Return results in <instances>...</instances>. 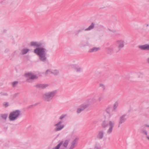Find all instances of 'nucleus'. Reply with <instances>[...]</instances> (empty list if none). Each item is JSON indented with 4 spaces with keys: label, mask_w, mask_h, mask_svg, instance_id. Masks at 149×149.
<instances>
[{
    "label": "nucleus",
    "mask_w": 149,
    "mask_h": 149,
    "mask_svg": "<svg viewBox=\"0 0 149 149\" xmlns=\"http://www.w3.org/2000/svg\"><path fill=\"white\" fill-rule=\"evenodd\" d=\"M42 45V43L40 42L32 41L30 43L31 46L36 48L33 52L38 56L39 60L45 62L47 60V50L45 48L41 47Z\"/></svg>",
    "instance_id": "obj_1"
},
{
    "label": "nucleus",
    "mask_w": 149,
    "mask_h": 149,
    "mask_svg": "<svg viewBox=\"0 0 149 149\" xmlns=\"http://www.w3.org/2000/svg\"><path fill=\"white\" fill-rule=\"evenodd\" d=\"M114 125V123L113 121H104L102 122V127L103 128H105L107 127H109L107 132V134H111L112 132Z\"/></svg>",
    "instance_id": "obj_2"
},
{
    "label": "nucleus",
    "mask_w": 149,
    "mask_h": 149,
    "mask_svg": "<svg viewBox=\"0 0 149 149\" xmlns=\"http://www.w3.org/2000/svg\"><path fill=\"white\" fill-rule=\"evenodd\" d=\"M21 111L17 110L11 112L9 116V118L10 121H14L17 119L20 116Z\"/></svg>",
    "instance_id": "obj_3"
},
{
    "label": "nucleus",
    "mask_w": 149,
    "mask_h": 149,
    "mask_svg": "<svg viewBox=\"0 0 149 149\" xmlns=\"http://www.w3.org/2000/svg\"><path fill=\"white\" fill-rule=\"evenodd\" d=\"M56 94V91H53L45 93L43 95L42 98L46 101H50L55 96Z\"/></svg>",
    "instance_id": "obj_4"
},
{
    "label": "nucleus",
    "mask_w": 149,
    "mask_h": 149,
    "mask_svg": "<svg viewBox=\"0 0 149 149\" xmlns=\"http://www.w3.org/2000/svg\"><path fill=\"white\" fill-rule=\"evenodd\" d=\"M25 75L27 77L26 81L28 82H30L32 80L37 79L38 78L36 75L31 72L26 73Z\"/></svg>",
    "instance_id": "obj_5"
},
{
    "label": "nucleus",
    "mask_w": 149,
    "mask_h": 149,
    "mask_svg": "<svg viewBox=\"0 0 149 149\" xmlns=\"http://www.w3.org/2000/svg\"><path fill=\"white\" fill-rule=\"evenodd\" d=\"M62 123L61 121H60L57 124L54 125V126L56 127L54 129V131L55 132L61 130L64 127V125H61Z\"/></svg>",
    "instance_id": "obj_6"
},
{
    "label": "nucleus",
    "mask_w": 149,
    "mask_h": 149,
    "mask_svg": "<svg viewBox=\"0 0 149 149\" xmlns=\"http://www.w3.org/2000/svg\"><path fill=\"white\" fill-rule=\"evenodd\" d=\"M128 118L127 116L126 115H123L120 117V121L118 127H120V125L124 123Z\"/></svg>",
    "instance_id": "obj_7"
},
{
    "label": "nucleus",
    "mask_w": 149,
    "mask_h": 149,
    "mask_svg": "<svg viewBox=\"0 0 149 149\" xmlns=\"http://www.w3.org/2000/svg\"><path fill=\"white\" fill-rule=\"evenodd\" d=\"M95 24L94 23H92L87 28L84 29V28L80 29L78 30V33L80 32L81 31H82L85 30V31H88L90 30L93 29L94 27Z\"/></svg>",
    "instance_id": "obj_8"
},
{
    "label": "nucleus",
    "mask_w": 149,
    "mask_h": 149,
    "mask_svg": "<svg viewBox=\"0 0 149 149\" xmlns=\"http://www.w3.org/2000/svg\"><path fill=\"white\" fill-rule=\"evenodd\" d=\"M104 132L103 130H100L98 132L97 135V138L99 139H102L104 137Z\"/></svg>",
    "instance_id": "obj_9"
},
{
    "label": "nucleus",
    "mask_w": 149,
    "mask_h": 149,
    "mask_svg": "<svg viewBox=\"0 0 149 149\" xmlns=\"http://www.w3.org/2000/svg\"><path fill=\"white\" fill-rule=\"evenodd\" d=\"M117 43L118 45V48L119 50L124 47V42L123 40H120L117 41Z\"/></svg>",
    "instance_id": "obj_10"
},
{
    "label": "nucleus",
    "mask_w": 149,
    "mask_h": 149,
    "mask_svg": "<svg viewBox=\"0 0 149 149\" xmlns=\"http://www.w3.org/2000/svg\"><path fill=\"white\" fill-rule=\"evenodd\" d=\"M139 47L142 50H149V45L148 44L140 45L139 46Z\"/></svg>",
    "instance_id": "obj_11"
},
{
    "label": "nucleus",
    "mask_w": 149,
    "mask_h": 149,
    "mask_svg": "<svg viewBox=\"0 0 149 149\" xmlns=\"http://www.w3.org/2000/svg\"><path fill=\"white\" fill-rule=\"evenodd\" d=\"M114 111L113 109L109 107H108L106 109V112L109 114L110 116H111L113 114V112Z\"/></svg>",
    "instance_id": "obj_12"
},
{
    "label": "nucleus",
    "mask_w": 149,
    "mask_h": 149,
    "mask_svg": "<svg viewBox=\"0 0 149 149\" xmlns=\"http://www.w3.org/2000/svg\"><path fill=\"white\" fill-rule=\"evenodd\" d=\"M48 86V85L47 84H38L36 85V87L42 89H44Z\"/></svg>",
    "instance_id": "obj_13"
},
{
    "label": "nucleus",
    "mask_w": 149,
    "mask_h": 149,
    "mask_svg": "<svg viewBox=\"0 0 149 149\" xmlns=\"http://www.w3.org/2000/svg\"><path fill=\"white\" fill-rule=\"evenodd\" d=\"M73 68L74 70L77 72H80L81 71V68L77 65H74Z\"/></svg>",
    "instance_id": "obj_14"
},
{
    "label": "nucleus",
    "mask_w": 149,
    "mask_h": 149,
    "mask_svg": "<svg viewBox=\"0 0 149 149\" xmlns=\"http://www.w3.org/2000/svg\"><path fill=\"white\" fill-rule=\"evenodd\" d=\"M100 49L99 47H93L89 50L88 52L90 53L96 52Z\"/></svg>",
    "instance_id": "obj_15"
},
{
    "label": "nucleus",
    "mask_w": 149,
    "mask_h": 149,
    "mask_svg": "<svg viewBox=\"0 0 149 149\" xmlns=\"http://www.w3.org/2000/svg\"><path fill=\"white\" fill-rule=\"evenodd\" d=\"M30 50L29 49H23L21 50V53L22 55L26 54Z\"/></svg>",
    "instance_id": "obj_16"
},
{
    "label": "nucleus",
    "mask_w": 149,
    "mask_h": 149,
    "mask_svg": "<svg viewBox=\"0 0 149 149\" xmlns=\"http://www.w3.org/2000/svg\"><path fill=\"white\" fill-rule=\"evenodd\" d=\"M107 51L109 53H111L113 52V49L112 47H108L106 49Z\"/></svg>",
    "instance_id": "obj_17"
},
{
    "label": "nucleus",
    "mask_w": 149,
    "mask_h": 149,
    "mask_svg": "<svg viewBox=\"0 0 149 149\" xmlns=\"http://www.w3.org/2000/svg\"><path fill=\"white\" fill-rule=\"evenodd\" d=\"M96 101V99L95 97H93L89 100V102L90 103H94Z\"/></svg>",
    "instance_id": "obj_18"
},
{
    "label": "nucleus",
    "mask_w": 149,
    "mask_h": 149,
    "mask_svg": "<svg viewBox=\"0 0 149 149\" xmlns=\"http://www.w3.org/2000/svg\"><path fill=\"white\" fill-rule=\"evenodd\" d=\"M141 132L143 134L147 135V132L145 128L143 127L141 129Z\"/></svg>",
    "instance_id": "obj_19"
},
{
    "label": "nucleus",
    "mask_w": 149,
    "mask_h": 149,
    "mask_svg": "<svg viewBox=\"0 0 149 149\" xmlns=\"http://www.w3.org/2000/svg\"><path fill=\"white\" fill-rule=\"evenodd\" d=\"M89 105V104H84L81 105L80 107L82 109L84 110V109L87 107Z\"/></svg>",
    "instance_id": "obj_20"
},
{
    "label": "nucleus",
    "mask_w": 149,
    "mask_h": 149,
    "mask_svg": "<svg viewBox=\"0 0 149 149\" xmlns=\"http://www.w3.org/2000/svg\"><path fill=\"white\" fill-rule=\"evenodd\" d=\"M76 143L77 140L75 139L72 142V145L70 147V148L69 149H73L74 147V146L76 145Z\"/></svg>",
    "instance_id": "obj_21"
},
{
    "label": "nucleus",
    "mask_w": 149,
    "mask_h": 149,
    "mask_svg": "<svg viewBox=\"0 0 149 149\" xmlns=\"http://www.w3.org/2000/svg\"><path fill=\"white\" fill-rule=\"evenodd\" d=\"M118 105V101L116 102L113 105V110L114 111L116 110Z\"/></svg>",
    "instance_id": "obj_22"
},
{
    "label": "nucleus",
    "mask_w": 149,
    "mask_h": 149,
    "mask_svg": "<svg viewBox=\"0 0 149 149\" xmlns=\"http://www.w3.org/2000/svg\"><path fill=\"white\" fill-rule=\"evenodd\" d=\"M99 87H100L102 91H104L105 89V86L104 84L100 83L99 85Z\"/></svg>",
    "instance_id": "obj_23"
},
{
    "label": "nucleus",
    "mask_w": 149,
    "mask_h": 149,
    "mask_svg": "<svg viewBox=\"0 0 149 149\" xmlns=\"http://www.w3.org/2000/svg\"><path fill=\"white\" fill-rule=\"evenodd\" d=\"M8 116V114L6 113L2 114L1 115V118L5 120H6Z\"/></svg>",
    "instance_id": "obj_24"
},
{
    "label": "nucleus",
    "mask_w": 149,
    "mask_h": 149,
    "mask_svg": "<svg viewBox=\"0 0 149 149\" xmlns=\"http://www.w3.org/2000/svg\"><path fill=\"white\" fill-rule=\"evenodd\" d=\"M52 74H54V75H57L59 74V71L57 70H52Z\"/></svg>",
    "instance_id": "obj_25"
},
{
    "label": "nucleus",
    "mask_w": 149,
    "mask_h": 149,
    "mask_svg": "<svg viewBox=\"0 0 149 149\" xmlns=\"http://www.w3.org/2000/svg\"><path fill=\"white\" fill-rule=\"evenodd\" d=\"M63 142H61L55 148L53 149H59L61 146L63 144Z\"/></svg>",
    "instance_id": "obj_26"
},
{
    "label": "nucleus",
    "mask_w": 149,
    "mask_h": 149,
    "mask_svg": "<svg viewBox=\"0 0 149 149\" xmlns=\"http://www.w3.org/2000/svg\"><path fill=\"white\" fill-rule=\"evenodd\" d=\"M51 72H52L51 70H47L46 71V72L45 73V75H47L48 74H52Z\"/></svg>",
    "instance_id": "obj_27"
},
{
    "label": "nucleus",
    "mask_w": 149,
    "mask_h": 149,
    "mask_svg": "<svg viewBox=\"0 0 149 149\" xmlns=\"http://www.w3.org/2000/svg\"><path fill=\"white\" fill-rule=\"evenodd\" d=\"M68 140H66L64 143L63 144V145L64 147H66L68 144Z\"/></svg>",
    "instance_id": "obj_28"
},
{
    "label": "nucleus",
    "mask_w": 149,
    "mask_h": 149,
    "mask_svg": "<svg viewBox=\"0 0 149 149\" xmlns=\"http://www.w3.org/2000/svg\"><path fill=\"white\" fill-rule=\"evenodd\" d=\"M18 82L17 81H15L12 83V86L13 87H15L18 84Z\"/></svg>",
    "instance_id": "obj_29"
},
{
    "label": "nucleus",
    "mask_w": 149,
    "mask_h": 149,
    "mask_svg": "<svg viewBox=\"0 0 149 149\" xmlns=\"http://www.w3.org/2000/svg\"><path fill=\"white\" fill-rule=\"evenodd\" d=\"M83 111L82 108L80 107L77 109V112L78 113H80L81 112Z\"/></svg>",
    "instance_id": "obj_30"
},
{
    "label": "nucleus",
    "mask_w": 149,
    "mask_h": 149,
    "mask_svg": "<svg viewBox=\"0 0 149 149\" xmlns=\"http://www.w3.org/2000/svg\"><path fill=\"white\" fill-rule=\"evenodd\" d=\"M94 148L95 149H100V147L99 145L97 144H96Z\"/></svg>",
    "instance_id": "obj_31"
},
{
    "label": "nucleus",
    "mask_w": 149,
    "mask_h": 149,
    "mask_svg": "<svg viewBox=\"0 0 149 149\" xmlns=\"http://www.w3.org/2000/svg\"><path fill=\"white\" fill-rule=\"evenodd\" d=\"M104 97L103 96H100L98 98V100L99 102H100L103 99Z\"/></svg>",
    "instance_id": "obj_32"
},
{
    "label": "nucleus",
    "mask_w": 149,
    "mask_h": 149,
    "mask_svg": "<svg viewBox=\"0 0 149 149\" xmlns=\"http://www.w3.org/2000/svg\"><path fill=\"white\" fill-rule=\"evenodd\" d=\"M66 115H63L60 116L59 118L60 120H62L63 118L66 117Z\"/></svg>",
    "instance_id": "obj_33"
},
{
    "label": "nucleus",
    "mask_w": 149,
    "mask_h": 149,
    "mask_svg": "<svg viewBox=\"0 0 149 149\" xmlns=\"http://www.w3.org/2000/svg\"><path fill=\"white\" fill-rule=\"evenodd\" d=\"M3 105L5 106L6 107H7L8 106V103L7 102H5L3 103Z\"/></svg>",
    "instance_id": "obj_34"
},
{
    "label": "nucleus",
    "mask_w": 149,
    "mask_h": 149,
    "mask_svg": "<svg viewBox=\"0 0 149 149\" xmlns=\"http://www.w3.org/2000/svg\"><path fill=\"white\" fill-rule=\"evenodd\" d=\"M146 127H149V125L146 124V125H144L143 126V127H144V128H145Z\"/></svg>",
    "instance_id": "obj_35"
},
{
    "label": "nucleus",
    "mask_w": 149,
    "mask_h": 149,
    "mask_svg": "<svg viewBox=\"0 0 149 149\" xmlns=\"http://www.w3.org/2000/svg\"><path fill=\"white\" fill-rule=\"evenodd\" d=\"M148 62L149 63V57L147 59Z\"/></svg>",
    "instance_id": "obj_36"
},
{
    "label": "nucleus",
    "mask_w": 149,
    "mask_h": 149,
    "mask_svg": "<svg viewBox=\"0 0 149 149\" xmlns=\"http://www.w3.org/2000/svg\"><path fill=\"white\" fill-rule=\"evenodd\" d=\"M109 30L111 31V30ZM111 31H112V32H115V31H114V30Z\"/></svg>",
    "instance_id": "obj_37"
},
{
    "label": "nucleus",
    "mask_w": 149,
    "mask_h": 149,
    "mask_svg": "<svg viewBox=\"0 0 149 149\" xmlns=\"http://www.w3.org/2000/svg\"><path fill=\"white\" fill-rule=\"evenodd\" d=\"M146 26H149V24H147L146 25Z\"/></svg>",
    "instance_id": "obj_38"
},
{
    "label": "nucleus",
    "mask_w": 149,
    "mask_h": 149,
    "mask_svg": "<svg viewBox=\"0 0 149 149\" xmlns=\"http://www.w3.org/2000/svg\"><path fill=\"white\" fill-rule=\"evenodd\" d=\"M147 139H148V140H149V136H147Z\"/></svg>",
    "instance_id": "obj_39"
}]
</instances>
